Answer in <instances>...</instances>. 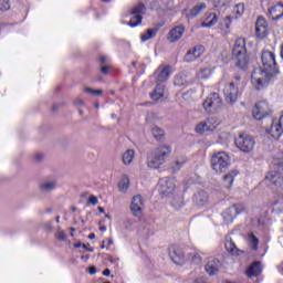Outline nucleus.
Masks as SVG:
<instances>
[{
	"label": "nucleus",
	"mask_w": 283,
	"mask_h": 283,
	"mask_svg": "<svg viewBox=\"0 0 283 283\" xmlns=\"http://www.w3.org/2000/svg\"><path fill=\"white\" fill-rule=\"evenodd\" d=\"M171 156V146L161 145L155 148L148 156L147 165L150 169H160L167 158Z\"/></svg>",
	"instance_id": "obj_1"
},
{
	"label": "nucleus",
	"mask_w": 283,
	"mask_h": 283,
	"mask_svg": "<svg viewBox=\"0 0 283 283\" xmlns=\"http://www.w3.org/2000/svg\"><path fill=\"white\" fill-rule=\"evenodd\" d=\"M232 56L235 65L241 70H244L249 65V56L247 55V41L243 38L235 40L234 48L232 50Z\"/></svg>",
	"instance_id": "obj_2"
},
{
	"label": "nucleus",
	"mask_w": 283,
	"mask_h": 283,
	"mask_svg": "<svg viewBox=\"0 0 283 283\" xmlns=\"http://www.w3.org/2000/svg\"><path fill=\"white\" fill-rule=\"evenodd\" d=\"M275 76V73L263 67H256L251 74V83L255 90H264L269 87V82Z\"/></svg>",
	"instance_id": "obj_3"
},
{
	"label": "nucleus",
	"mask_w": 283,
	"mask_h": 283,
	"mask_svg": "<svg viewBox=\"0 0 283 283\" xmlns=\"http://www.w3.org/2000/svg\"><path fill=\"white\" fill-rule=\"evenodd\" d=\"M231 165V157L226 151L214 153L211 157V167L216 174H224Z\"/></svg>",
	"instance_id": "obj_4"
},
{
	"label": "nucleus",
	"mask_w": 283,
	"mask_h": 283,
	"mask_svg": "<svg viewBox=\"0 0 283 283\" xmlns=\"http://www.w3.org/2000/svg\"><path fill=\"white\" fill-rule=\"evenodd\" d=\"M234 145L238 147V149H240V151L251 154V151H253L255 148V139H253V137H251L249 134L243 133L234 139Z\"/></svg>",
	"instance_id": "obj_5"
},
{
	"label": "nucleus",
	"mask_w": 283,
	"mask_h": 283,
	"mask_svg": "<svg viewBox=\"0 0 283 283\" xmlns=\"http://www.w3.org/2000/svg\"><path fill=\"white\" fill-rule=\"evenodd\" d=\"M147 12V8L143 2H138L135 4L129 12L130 20L128 22V25L130 28H136L137 25H140L143 23V14Z\"/></svg>",
	"instance_id": "obj_6"
},
{
	"label": "nucleus",
	"mask_w": 283,
	"mask_h": 283,
	"mask_svg": "<svg viewBox=\"0 0 283 283\" xmlns=\"http://www.w3.org/2000/svg\"><path fill=\"white\" fill-rule=\"evenodd\" d=\"M221 108H222V98H220V95H218V93L210 94L203 102V109H206L208 114H213Z\"/></svg>",
	"instance_id": "obj_7"
},
{
	"label": "nucleus",
	"mask_w": 283,
	"mask_h": 283,
	"mask_svg": "<svg viewBox=\"0 0 283 283\" xmlns=\"http://www.w3.org/2000/svg\"><path fill=\"white\" fill-rule=\"evenodd\" d=\"M261 62L263 65V70H268V72H272V74H279L277 63L275 62V53L265 51L261 55Z\"/></svg>",
	"instance_id": "obj_8"
},
{
	"label": "nucleus",
	"mask_w": 283,
	"mask_h": 283,
	"mask_svg": "<svg viewBox=\"0 0 283 283\" xmlns=\"http://www.w3.org/2000/svg\"><path fill=\"white\" fill-rule=\"evenodd\" d=\"M158 191L161 198H167L176 191V181L174 179H160L158 182Z\"/></svg>",
	"instance_id": "obj_9"
},
{
	"label": "nucleus",
	"mask_w": 283,
	"mask_h": 283,
	"mask_svg": "<svg viewBox=\"0 0 283 283\" xmlns=\"http://www.w3.org/2000/svg\"><path fill=\"white\" fill-rule=\"evenodd\" d=\"M252 114L255 120H262V118H266V116L271 114V107L269 106V102H258L252 111Z\"/></svg>",
	"instance_id": "obj_10"
},
{
	"label": "nucleus",
	"mask_w": 283,
	"mask_h": 283,
	"mask_svg": "<svg viewBox=\"0 0 283 283\" xmlns=\"http://www.w3.org/2000/svg\"><path fill=\"white\" fill-rule=\"evenodd\" d=\"M244 211V206L242 205H234L230 208H228L223 213V220L226 224H231L235 218H238L239 213H242Z\"/></svg>",
	"instance_id": "obj_11"
},
{
	"label": "nucleus",
	"mask_w": 283,
	"mask_h": 283,
	"mask_svg": "<svg viewBox=\"0 0 283 283\" xmlns=\"http://www.w3.org/2000/svg\"><path fill=\"white\" fill-rule=\"evenodd\" d=\"M223 95L227 101V103H235L238 101V97L240 96V90L238 86H235V82H232L224 86L223 88Z\"/></svg>",
	"instance_id": "obj_12"
},
{
	"label": "nucleus",
	"mask_w": 283,
	"mask_h": 283,
	"mask_svg": "<svg viewBox=\"0 0 283 283\" xmlns=\"http://www.w3.org/2000/svg\"><path fill=\"white\" fill-rule=\"evenodd\" d=\"M145 209V201L143 200V196L136 195L133 197L130 202V211L135 218H140L143 216V211Z\"/></svg>",
	"instance_id": "obj_13"
},
{
	"label": "nucleus",
	"mask_w": 283,
	"mask_h": 283,
	"mask_svg": "<svg viewBox=\"0 0 283 283\" xmlns=\"http://www.w3.org/2000/svg\"><path fill=\"white\" fill-rule=\"evenodd\" d=\"M202 54H205V46L197 45L186 53L184 61H186V63H193V61H196V59H200Z\"/></svg>",
	"instance_id": "obj_14"
},
{
	"label": "nucleus",
	"mask_w": 283,
	"mask_h": 283,
	"mask_svg": "<svg viewBox=\"0 0 283 283\" xmlns=\"http://www.w3.org/2000/svg\"><path fill=\"white\" fill-rule=\"evenodd\" d=\"M255 32L259 39H264L269 34V24L263 17H259L255 24Z\"/></svg>",
	"instance_id": "obj_15"
},
{
	"label": "nucleus",
	"mask_w": 283,
	"mask_h": 283,
	"mask_svg": "<svg viewBox=\"0 0 283 283\" xmlns=\"http://www.w3.org/2000/svg\"><path fill=\"white\" fill-rule=\"evenodd\" d=\"M169 258L175 264H185V253L178 247L172 245L168 249Z\"/></svg>",
	"instance_id": "obj_16"
},
{
	"label": "nucleus",
	"mask_w": 283,
	"mask_h": 283,
	"mask_svg": "<svg viewBox=\"0 0 283 283\" xmlns=\"http://www.w3.org/2000/svg\"><path fill=\"white\" fill-rule=\"evenodd\" d=\"M57 187L56 179H45L39 184V191L41 193H52Z\"/></svg>",
	"instance_id": "obj_17"
},
{
	"label": "nucleus",
	"mask_w": 283,
	"mask_h": 283,
	"mask_svg": "<svg viewBox=\"0 0 283 283\" xmlns=\"http://www.w3.org/2000/svg\"><path fill=\"white\" fill-rule=\"evenodd\" d=\"M269 17L273 21H277V19H282L283 17V3L279 2L269 8Z\"/></svg>",
	"instance_id": "obj_18"
},
{
	"label": "nucleus",
	"mask_w": 283,
	"mask_h": 283,
	"mask_svg": "<svg viewBox=\"0 0 283 283\" xmlns=\"http://www.w3.org/2000/svg\"><path fill=\"white\" fill-rule=\"evenodd\" d=\"M220 260L214 259V258H210L208 260V263L206 264V272L209 275H217L218 271H220Z\"/></svg>",
	"instance_id": "obj_19"
},
{
	"label": "nucleus",
	"mask_w": 283,
	"mask_h": 283,
	"mask_svg": "<svg viewBox=\"0 0 283 283\" xmlns=\"http://www.w3.org/2000/svg\"><path fill=\"white\" fill-rule=\"evenodd\" d=\"M192 200L195 205H199V207H202L203 205L209 203V193L205 190H198L197 192H195Z\"/></svg>",
	"instance_id": "obj_20"
},
{
	"label": "nucleus",
	"mask_w": 283,
	"mask_h": 283,
	"mask_svg": "<svg viewBox=\"0 0 283 283\" xmlns=\"http://www.w3.org/2000/svg\"><path fill=\"white\" fill-rule=\"evenodd\" d=\"M205 10H207V3L199 2L191 10L186 11V17L188 19H195V17L202 14V12H205Z\"/></svg>",
	"instance_id": "obj_21"
},
{
	"label": "nucleus",
	"mask_w": 283,
	"mask_h": 283,
	"mask_svg": "<svg viewBox=\"0 0 283 283\" xmlns=\"http://www.w3.org/2000/svg\"><path fill=\"white\" fill-rule=\"evenodd\" d=\"M182 34H185V28L184 27H176L168 33V41L170 43H176V41H180L182 39Z\"/></svg>",
	"instance_id": "obj_22"
},
{
	"label": "nucleus",
	"mask_w": 283,
	"mask_h": 283,
	"mask_svg": "<svg viewBox=\"0 0 283 283\" xmlns=\"http://www.w3.org/2000/svg\"><path fill=\"white\" fill-rule=\"evenodd\" d=\"M155 74L159 83H165V81L171 76V66L166 65L164 67H159Z\"/></svg>",
	"instance_id": "obj_23"
},
{
	"label": "nucleus",
	"mask_w": 283,
	"mask_h": 283,
	"mask_svg": "<svg viewBox=\"0 0 283 283\" xmlns=\"http://www.w3.org/2000/svg\"><path fill=\"white\" fill-rule=\"evenodd\" d=\"M265 180L271 182V185H274V187H282L283 185V177H281L279 172L275 171L268 172Z\"/></svg>",
	"instance_id": "obj_24"
},
{
	"label": "nucleus",
	"mask_w": 283,
	"mask_h": 283,
	"mask_svg": "<svg viewBox=\"0 0 283 283\" xmlns=\"http://www.w3.org/2000/svg\"><path fill=\"white\" fill-rule=\"evenodd\" d=\"M231 17H226L220 23V31L222 36H229L231 34Z\"/></svg>",
	"instance_id": "obj_25"
},
{
	"label": "nucleus",
	"mask_w": 283,
	"mask_h": 283,
	"mask_svg": "<svg viewBox=\"0 0 283 283\" xmlns=\"http://www.w3.org/2000/svg\"><path fill=\"white\" fill-rule=\"evenodd\" d=\"M132 182L129 180V176L127 175H123L118 181V191L120 193H127V191L129 190Z\"/></svg>",
	"instance_id": "obj_26"
},
{
	"label": "nucleus",
	"mask_w": 283,
	"mask_h": 283,
	"mask_svg": "<svg viewBox=\"0 0 283 283\" xmlns=\"http://www.w3.org/2000/svg\"><path fill=\"white\" fill-rule=\"evenodd\" d=\"M218 23V14L211 12L206 13V18L203 22L201 23V28H213Z\"/></svg>",
	"instance_id": "obj_27"
},
{
	"label": "nucleus",
	"mask_w": 283,
	"mask_h": 283,
	"mask_svg": "<svg viewBox=\"0 0 283 283\" xmlns=\"http://www.w3.org/2000/svg\"><path fill=\"white\" fill-rule=\"evenodd\" d=\"M187 163V156L182 155L176 158V160L171 165V171L172 174H178L182 167H185Z\"/></svg>",
	"instance_id": "obj_28"
},
{
	"label": "nucleus",
	"mask_w": 283,
	"mask_h": 283,
	"mask_svg": "<svg viewBox=\"0 0 283 283\" xmlns=\"http://www.w3.org/2000/svg\"><path fill=\"white\" fill-rule=\"evenodd\" d=\"M262 273V265L260 262H254L247 270L248 277H258Z\"/></svg>",
	"instance_id": "obj_29"
},
{
	"label": "nucleus",
	"mask_w": 283,
	"mask_h": 283,
	"mask_svg": "<svg viewBox=\"0 0 283 283\" xmlns=\"http://www.w3.org/2000/svg\"><path fill=\"white\" fill-rule=\"evenodd\" d=\"M134 158H136V151L134 149H127L122 155L123 165H130L134 163Z\"/></svg>",
	"instance_id": "obj_30"
},
{
	"label": "nucleus",
	"mask_w": 283,
	"mask_h": 283,
	"mask_svg": "<svg viewBox=\"0 0 283 283\" xmlns=\"http://www.w3.org/2000/svg\"><path fill=\"white\" fill-rule=\"evenodd\" d=\"M165 96V85L163 84H157L153 94H150V98L153 101H160Z\"/></svg>",
	"instance_id": "obj_31"
},
{
	"label": "nucleus",
	"mask_w": 283,
	"mask_h": 283,
	"mask_svg": "<svg viewBox=\"0 0 283 283\" xmlns=\"http://www.w3.org/2000/svg\"><path fill=\"white\" fill-rule=\"evenodd\" d=\"M212 70L209 66L206 67H201L198 72H197V78L198 81H207V78H209L212 74Z\"/></svg>",
	"instance_id": "obj_32"
},
{
	"label": "nucleus",
	"mask_w": 283,
	"mask_h": 283,
	"mask_svg": "<svg viewBox=\"0 0 283 283\" xmlns=\"http://www.w3.org/2000/svg\"><path fill=\"white\" fill-rule=\"evenodd\" d=\"M174 85L176 87H187V85H189L187 76L185 74H177L174 80Z\"/></svg>",
	"instance_id": "obj_33"
},
{
	"label": "nucleus",
	"mask_w": 283,
	"mask_h": 283,
	"mask_svg": "<svg viewBox=\"0 0 283 283\" xmlns=\"http://www.w3.org/2000/svg\"><path fill=\"white\" fill-rule=\"evenodd\" d=\"M206 120L208 123V128H209L210 132H216V129H218V127H220V125L222 123L220 120V118H218V117H210Z\"/></svg>",
	"instance_id": "obj_34"
},
{
	"label": "nucleus",
	"mask_w": 283,
	"mask_h": 283,
	"mask_svg": "<svg viewBox=\"0 0 283 283\" xmlns=\"http://www.w3.org/2000/svg\"><path fill=\"white\" fill-rule=\"evenodd\" d=\"M195 132H196L197 134H205V132H211V130L209 129V124H208L207 119H206L205 122H200V123L196 126Z\"/></svg>",
	"instance_id": "obj_35"
},
{
	"label": "nucleus",
	"mask_w": 283,
	"mask_h": 283,
	"mask_svg": "<svg viewBox=\"0 0 283 283\" xmlns=\"http://www.w3.org/2000/svg\"><path fill=\"white\" fill-rule=\"evenodd\" d=\"M234 178L235 172H230L223 177V185L227 187V189H231Z\"/></svg>",
	"instance_id": "obj_36"
},
{
	"label": "nucleus",
	"mask_w": 283,
	"mask_h": 283,
	"mask_svg": "<svg viewBox=\"0 0 283 283\" xmlns=\"http://www.w3.org/2000/svg\"><path fill=\"white\" fill-rule=\"evenodd\" d=\"M226 249L229 253H232V255H235L238 253V248L235 247V243L231 239H227Z\"/></svg>",
	"instance_id": "obj_37"
},
{
	"label": "nucleus",
	"mask_w": 283,
	"mask_h": 283,
	"mask_svg": "<svg viewBox=\"0 0 283 283\" xmlns=\"http://www.w3.org/2000/svg\"><path fill=\"white\" fill-rule=\"evenodd\" d=\"M158 32L157 29H148L147 32L142 34V41H149V39H154L156 36V33Z\"/></svg>",
	"instance_id": "obj_38"
},
{
	"label": "nucleus",
	"mask_w": 283,
	"mask_h": 283,
	"mask_svg": "<svg viewBox=\"0 0 283 283\" xmlns=\"http://www.w3.org/2000/svg\"><path fill=\"white\" fill-rule=\"evenodd\" d=\"M151 132H153L154 138H156L157 140H163V136H165V130H163L158 126H154Z\"/></svg>",
	"instance_id": "obj_39"
},
{
	"label": "nucleus",
	"mask_w": 283,
	"mask_h": 283,
	"mask_svg": "<svg viewBox=\"0 0 283 283\" xmlns=\"http://www.w3.org/2000/svg\"><path fill=\"white\" fill-rule=\"evenodd\" d=\"M248 240L254 251H258V244H260V241L256 239L254 233H250L248 235Z\"/></svg>",
	"instance_id": "obj_40"
},
{
	"label": "nucleus",
	"mask_w": 283,
	"mask_h": 283,
	"mask_svg": "<svg viewBox=\"0 0 283 283\" xmlns=\"http://www.w3.org/2000/svg\"><path fill=\"white\" fill-rule=\"evenodd\" d=\"M233 14H235V17H242L244 14V3L235 4Z\"/></svg>",
	"instance_id": "obj_41"
},
{
	"label": "nucleus",
	"mask_w": 283,
	"mask_h": 283,
	"mask_svg": "<svg viewBox=\"0 0 283 283\" xmlns=\"http://www.w3.org/2000/svg\"><path fill=\"white\" fill-rule=\"evenodd\" d=\"M84 92L86 94H93L94 96H101L103 95V90H94V88H91V87H85L84 88Z\"/></svg>",
	"instance_id": "obj_42"
},
{
	"label": "nucleus",
	"mask_w": 283,
	"mask_h": 283,
	"mask_svg": "<svg viewBox=\"0 0 283 283\" xmlns=\"http://www.w3.org/2000/svg\"><path fill=\"white\" fill-rule=\"evenodd\" d=\"M10 8V0H0V12H6Z\"/></svg>",
	"instance_id": "obj_43"
},
{
	"label": "nucleus",
	"mask_w": 283,
	"mask_h": 283,
	"mask_svg": "<svg viewBox=\"0 0 283 283\" xmlns=\"http://www.w3.org/2000/svg\"><path fill=\"white\" fill-rule=\"evenodd\" d=\"M56 238L60 242H65L67 240V234L63 230H57Z\"/></svg>",
	"instance_id": "obj_44"
},
{
	"label": "nucleus",
	"mask_w": 283,
	"mask_h": 283,
	"mask_svg": "<svg viewBox=\"0 0 283 283\" xmlns=\"http://www.w3.org/2000/svg\"><path fill=\"white\" fill-rule=\"evenodd\" d=\"M87 205H98V198H96L94 195H91L88 197Z\"/></svg>",
	"instance_id": "obj_45"
},
{
	"label": "nucleus",
	"mask_w": 283,
	"mask_h": 283,
	"mask_svg": "<svg viewBox=\"0 0 283 283\" xmlns=\"http://www.w3.org/2000/svg\"><path fill=\"white\" fill-rule=\"evenodd\" d=\"M101 72L102 74H109V66L108 65L102 66Z\"/></svg>",
	"instance_id": "obj_46"
},
{
	"label": "nucleus",
	"mask_w": 283,
	"mask_h": 283,
	"mask_svg": "<svg viewBox=\"0 0 283 283\" xmlns=\"http://www.w3.org/2000/svg\"><path fill=\"white\" fill-rule=\"evenodd\" d=\"M171 207H174V209H182V207H185V203H176V202H172L171 203Z\"/></svg>",
	"instance_id": "obj_47"
},
{
	"label": "nucleus",
	"mask_w": 283,
	"mask_h": 283,
	"mask_svg": "<svg viewBox=\"0 0 283 283\" xmlns=\"http://www.w3.org/2000/svg\"><path fill=\"white\" fill-rule=\"evenodd\" d=\"M88 273L90 275H96V268L94 266L88 268Z\"/></svg>",
	"instance_id": "obj_48"
},
{
	"label": "nucleus",
	"mask_w": 283,
	"mask_h": 283,
	"mask_svg": "<svg viewBox=\"0 0 283 283\" xmlns=\"http://www.w3.org/2000/svg\"><path fill=\"white\" fill-rule=\"evenodd\" d=\"M99 61H101L102 65H105V63H107V56L102 55V56L99 57Z\"/></svg>",
	"instance_id": "obj_49"
},
{
	"label": "nucleus",
	"mask_w": 283,
	"mask_h": 283,
	"mask_svg": "<svg viewBox=\"0 0 283 283\" xmlns=\"http://www.w3.org/2000/svg\"><path fill=\"white\" fill-rule=\"evenodd\" d=\"M82 247L83 249H86V251H90V253L94 251V249L90 248V244H83Z\"/></svg>",
	"instance_id": "obj_50"
},
{
	"label": "nucleus",
	"mask_w": 283,
	"mask_h": 283,
	"mask_svg": "<svg viewBox=\"0 0 283 283\" xmlns=\"http://www.w3.org/2000/svg\"><path fill=\"white\" fill-rule=\"evenodd\" d=\"M195 91H188L187 93L184 94V98H187V96L195 94Z\"/></svg>",
	"instance_id": "obj_51"
},
{
	"label": "nucleus",
	"mask_w": 283,
	"mask_h": 283,
	"mask_svg": "<svg viewBox=\"0 0 283 283\" xmlns=\"http://www.w3.org/2000/svg\"><path fill=\"white\" fill-rule=\"evenodd\" d=\"M109 273H111L109 269H106L103 271V275H105L106 277L109 276Z\"/></svg>",
	"instance_id": "obj_52"
},
{
	"label": "nucleus",
	"mask_w": 283,
	"mask_h": 283,
	"mask_svg": "<svg viewBox=\"0 0 283 283\" xmlns=\"http://www.w3.org/2000/svg\"><path fill=\"white\" fill-rule=\"evenodd\" d=\"M274 205H283V199H277L273 202Z\"/></svg>",
	"instance_id": "obj_53"
},
{
	"label": "nucleus",
	"mask_w": 283,
	"mask_h": 283,
	"mask_svg": "<svg viewBox=\"0 0 283 283\" xmlns=\"http://www.w3.org/2000/svg\"><path fill=\"white\" fill-rule=\"evenodd\" d=\"M42 158H43V155H42V154H36V155H35V159L42 160Z\"/></svg>",
	"instance_id": "obj_54"
},
{
	"label": "nucleus",
	"mask_w": 283,
	"mask_h": 283,
	"mask_svg": "<svg viewBox=\"0 0 283 283\" xmlns=\"http://www.w3.org/2000/svg\"><path fill=\"white\" fill-rule=\"evenodd\" d=\"M94 238H96V234L94 233L88 234V240H94Z\"/></svg>",
	"instance_id": "obj_55"
},
{
	"label": "nucleus",
	"mask_w": 283,
	"mask_h": 283,
	"mask_svg": "<svg viewBox=\"0 0 283 283\" xmlns=\"http://www.w3.org/2000/svg\"><path fill=\"white\" fill-rule=\"evenodd\" d=\"M107 242H108V247H112V244H114V239H108Z\"/></svg>",
	"instance_id": "obj_56"
},
{
	"label": "nucleus",
	"mask_w": 283,
	"mask_h": 283,
	"mask_svg": "<svg viewBox=\"0 0 283 283\" xmlns=\"http://www.w3.org/2000/svg\"><path fill=\"white\" fill-rule=\"evenodd\" d=\"M241 78H242L241 76L237 75V76L234 77L235 83L240 82Z\"/></svg>",
	"instance_id": "obj_57"
},
{
	"label": "nucleus",
	"mask_w": 283,
	"mask_h": 283,
	"mask_svg": "<svg viewBox=\"0 0 283 283\" xmlns=\"http://www.w3.org/2000/svg\"><path fill=\"white\" fill-rule=\"evenodd\" d=\"M98 211H99V213H105V208L98 207Z\"/></svg>",
	"instance_id": "obj_58"
},
{
	"label": "nucleus",
	"mask_w": 283,
	"mask_h": 283,
	"mask_svg": "<svg viewBox=\"0 0 283 283\" xmlns=\"http://www.w3.org/2000/svg\"><path fill=\"white\" fill-rule=\"evenodd\" d=\"M81 247H83L81 243H75V244H74V248H75V249H81Z\"/></svg>",
	"instance_id": "obj_59"
},
{
	"label": "nucleus",
	"mask_w": 283,
	"mask_h": 283,
	"mask_svg": "<svg viewBox=\"0 0 283 283\" xmlns=\"http://www.w3.org/2000/svg\"><path fill=\"white\" fill-rule=\"evenodd\" d=\"M99 230L101 231H107V228L106 227H101Z\"/></svg>",
	"instance_id": "obj_60"
},
{
	"label": "nucleus",
	"mask_w": 283,
	"mask_h": 283,
	"mask_svg": "<svg viewBox=\"0 0 283 283\" xmlns=\"http://www.w3.org/2000/svg\"><path fill=\"white\" fill-rule=\"evenodd\" d=\"M111 118H117L116 114H112Z\"/></svg>",
	"instance_id": "obj_61"
},
{
	"label": "nucleus",
	"mask_w": 283,
	"mask_h": 283,
	"mask_svg": "<svg viewBox=\"0 0 283 283\" xmlns=\"http://www.w3.org/2000/svg\"><path fill=\"white\" fill-rule=\"evenodd\" d=\"M101 249H105V241H103V244L101 245Z\"/></svg>",
	"instance_id": "obj_62"
},
{
	"label": "nucleus",
	"mask_w": 283,
	"mask_h": 283,
	"mask_svg": "<svg viewBox=\"0 0 283 283\" xmlns=\"http://www.w3.org/2000/svg\"><path fill=\"white\" fill-rule=\"evenodd\" d=\"M77 103H78L80 105H83V101H81V99H80Z\"/></svg>",
	"instance_id": "obj_63"
},
{
	"label": "nucleus",
	"mask_w": 283,
	"mask_h": 283,
	"mask_svg": "<svg viewBox=\"0 0 283 283\" xmlns=\"http://www.w3.org/2000/svg\"><path fill=\"white\" fill-rule=\"evenodd\" d=\"M55 220H56V222H60V217H56V219H55Z\"/></svg>",
	"instance_id": "obj_64"
}]
</instances>
